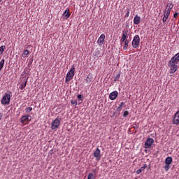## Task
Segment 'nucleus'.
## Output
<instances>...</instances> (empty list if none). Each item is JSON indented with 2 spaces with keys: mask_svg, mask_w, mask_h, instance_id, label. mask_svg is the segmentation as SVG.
Listing matches in <instances>:
<instances>
[{
  "mask_svg": "<svg viewBox=\"0 0 179 179\" xmlns=\"http://www.w3.org/2000/svg\"><path fill=\"white\" fill-rule=\"evenodd\" d=\"M3 65H5V59H3L0 62V71H2V68H3Z\"/></svg>",
  "mask_w": 179,
  "mask_h": 179,
  "instance_id": "obj_22",
  "label": "nucleus"
},
{
  "mask_svg": "<svg viewBox=\"0 0 179 179\" xmlns=\"http://www.w3.org/2000/svg\"><path fill=\"white\" fill-rule=\"evenodd\" d=\"M71 104H73V106H78V101L72 100L71 101Z\"/></svg>",
  "mask_w": 179,
  "mask_h": 179,
  "instance_id": "obj_30",
  "label": "nucleus"
},
{
  "mask_svg": "<svg viewBox=\"0 0 179 179\" xmlns=\"http://www.w3.org/2000/svg\"><path fill=\"white\" fill-rule=\"evenodd\" d=\"M134 24H139L141 23V17L136 15L134 19Z\"/></svg>",
  "mask_w": 179,
  "mask_h": 179,
  "instance_id": "obj_18",
  "label": "nucleus"
},
{
  "mask_svg": "<svg viewBox=\"0 0 179 179\" xmlns=\"http://www.w3.org/2000/svg\"><path fill=\"white\" fill-rule=\"evenodd\" d=\"M173 124L174 125H178L179 124V110L176 113L173 117Z\"/></svg>",
  "mask_w": 179,
  "mask_h": 179,
  "instance_id": "obj_11",
  "label": "nucleus"
},
{
  "mask_svg": "<svg viewBox=\"0 0 179 179\" xmlns=\"http://www.w3.org/2000/svg\"><path fill=\"white\" fill-rule=\"evenodd\" d=\"M124 43V44L123 45V50H128V47L129 46V41L127 39Z\"/></svg>",
  "mask_w": 179,
  "mask_h": 179,
  "instance_id": "obj_20",
  "label": "nucleus"
},
{
  "mask_svg": "<svg viewBox=\"0 0 179 179\" xmlns=\"http://www.w3.org/2000/svg\"><path fill=\"white\" fill-rule=\"evenodd\" d=\"M178 62H179V52L175 55L169 61V66L170 68L171 73H176L177 69H178Z\"/></svg>",
  "mask_w": 179,
  "mask_h": 179,
  "instance_id": "obj_1",
  "label": "nucleus"
},
{
  "mask_svg": "<svg viewBox=\"0 0 179 179\" xmlns=\"http://www.w3.org/2000/svg\"><path fill=\"white\" fill-rule=\"evenodd\" d=\"M5 45H2L0 47V55H2L3 54V51H5Z\"/></svg>",
  "mask_w": 179,
  "mask_h": 179,
  "instance_id": "obj_24",
  "label": "nucleus"
},
{
  "mask_svg": "<svg viewBox=\"0 0 179 179\" xmlns=\"http://www.w3.org/2000/svg\"><path fill=\"white\" fill-rule=\"evenodd\" d=\"M87 179H96V177L92 173H90L87 176Z\"/></svg>",
  "mask_w": 179,
  "mask_h": 179,
  "instance_id": "obj_23",
  "label": "nucleus"
},
{
  "mask_svg": "<svg viewBox=\"0 0 179 179\" xmlns=\"http://www.w3.org/2000/svg\"><path fill=\"white\" fill-rule=\"evenodd\" d=\"M129 115V112H128V110H126L123 113V117L124 118H125L127 116H128Z\"/></svg>",
  "mask_w": 179,
  "mask_h": 179,
  "instance_id": "obj_28",
  "label": "nucleus"
},
{
  "mask_svg": "<svg viewBox=\"0 0 179 179\" xmlns=\"http://www.w3.org/2000/svg\"><path fill=\"white\" fill-rule=\"evenodd\" d=\"M94 157H95L96 162H100L101 159V151L97 148L94 152Z\"/></svg>",
  "mask_w": 179,
  "mask_h": 179,
  "instance_id": "obj_7",
  "label": "nucleus"
},
{
  "mask_svg": "<svg viewBox=\"0 0 179 179\" xmlns=\"http://www.w3.org/2000/svg\"><path fill=\"white\" fill-rule=\"evenodd\" d=\"M173 8H174V4H173V3H168L166 8L164 12L170 14L171 13V9H173Z\"/></svg>",
  "mask_w": 179,
  "mask_h": 179,
  "instance_id": "obj_12",
  "label": "nucleus"
},
{
  "mask_svg": "<svg viewBox=\"0 0 179 179\" xmlns=\"http://www.w3.org/2000/svg\"><path fill=\"white\" fill-rule=\"evenodd\" d=\"M71 16V12L69 10V8H67L63 13V17L64 19H69V17Z\"/></svg>",
  "mask_w": 179,
  "mask_h": 179,
  "instance_id": "obj_16",
  "label": "nucleus"
},
{
  "mask_svg": "<svg viewBox=\"0 0 179 179\" xmlns=\"http://www.w3.org/2000/svg\"><path fill=\"white\" fill-rule=\"evenodd\" d=\"M169 16H170V13H166V11H164V17L162 18V22L164 23H165V22H167V19H169Z\"/></svg>",
  "mask_w": 179,
  "mask_h": 179,
  "instance_id": "obj_17",
  "label": "nucleus"
},
{
  "mask_svg": "<svg viewBox=\"0 0 179 179\" xmlns=\"http://www.w3.org/2000/svg\"><path fill=\"white\" fill-rule=\"evenodd\" d=\"M74 76H75V66H73L66 75L65 83L67 84L69 83L72 80V79H73Z\"/></svg>",
  "mask_w": 179,
  "mask_h": 179,
  "instance_id": "obj_2",
  "label": "nucleus"
},
{
  "mask_svg": "<svg viewBox=\"0 0 179 179\" xmlns=\"http://www.w3.org/2000/svg\"><path fill=\"white\" fill-rule=\"evenodd\" d=\"M1 103L3 104V106H8L9 103H10V95L8 93H5Z\"/></svg>",
  "mask_w": 179,
  "mask_h": 179,
  "instance_id": "obj_4",
  "label": "nucleus"
},
{
  "mask_svg": "<svg viewBox=\"0 0 179 179\" xmlns=\"http://www.w3.org/2000/svg\"><path fill=\"white\" fill-rule=\"evenodd\" d=\"M104 40H106V35H104V34H102L97 41V43L99 44V45H101L104 43Z\"/></svg>",
  "mask_w": 179,
  "mask_h": 179,
  "instance_id": "obj_14",
  "label": "nucleus"
},
{
  "mask_svg": "<svg viewBox=\"0 0 179 179\" xmlns=\"http://www.w3.org/2000/svg\"><path fill=\"white\" fill-rule=\"evenodd\" d=\"M177 16H178V13H175L173 15V17H177Z\"/></svg>",
  "mask_w": 179,
  "mask_h": 179,
  "instance_id": "obj_35",
  "label": "nucleus"
},
{
  "mask_svg": "<svg viewBox=\"0 0 179 179\" xmlns=\"http://www.w3.org/2000/svg\"><path fill=\"white\" fill-rule=\"evenodd\" d=\"M133 48H138L141 44V38L139 35H135L131 42Z\"/></svg>",
  "mask_w": 179,
  "mask_h": 179,
  "instance_id": "obj_3",
  "label": "nucleus"
},
{
  "mask_svg": "<svg viewBox=\"0 0 179 179\" xmlns=\"http://www.w3.org/2000/svg\"><path fill=\"white\" fill-rule=\"evenodd\" d=\"M96 171H96V169H93V170H92V173H96Z\"/></svg>",
  "mask_w": 179,
  "mask_h": 179,
  "instance_id": "obj_37",
  "label": "nucleus"
},
{
  "mask_svg": "<svg viewBox=\"0 0 179 179\" xmlns=\"http://www.w3.org/2000/svg\"><path fill=\"white\" fill-rule=\"evenodd\" d=\"M61 125V120L58 118H56L51 124L52 129H57L58 127Z\"/></svg>",
  "mask_w": 179,
  "mask_h": 179,
  "instance_id": "obj_6",
  "label": "nucleus"
},
{
  "mask_svg": "<svg viewBox=\"0 0 179 179\" xmlns=\"http://www.w3.org/2000/svg\"><path fill=\"white\" fill-rule=\"evenodd\" d=\"M123 106H124V102H121L120 105L117 108L116 111H117V113H120V111L122 110Z\"/></svg>",
  "mask_w": 179,
  "mask_h": 179,
  "instance_id": "obj_21",
  "label": "nucleus"
},
{
  "mask_svg": "<svg viewBox=\"0 0 179 179\" xmlns=\"http://www.w3.org/2000/svg\"><path fill=\"white\" fill-rule=\"evenodd\" d=\"M127 38H128V30L124 29L122 31V38L120 39L121 44H122V43H124V41H127V40H128Z\"/></svg>",
  "mask_w": 179,
  "mask_h": 179,
  "instance_id": "obj_8",
  "label": "nucleus"
},
{
  "mask_svg": "<svg viewBox=\"0 0 179 179\" xmlns=\"http://www.w3.org/2000/svg\"><path fill=\"white\" fill-rule=\"evenodd\" d=\"M148 167V165L145 164L140 169L141 171H145V169Z\"/></svg>",
  "mask_w": 179,
  "mask_h": 179,
  "instance_id": "obj_29",
  "label": "nucleus"
},
{
  "mask_svg": "<svg viewBox=\"0 0 179 179\" xmlns=\"http://www.w3.org/2000/svg\"><path fill=\"white\" fill-rule=\"evenodd\" d=\"M153 143H155V140H153V138H148L145 143V148L149 149V148H150V146H152V145H153Z\"/></svg>",
  "mask_w": 179,
  "mask_h": 179,
  "instance_id": "obj_9",
  "label": "nucleus"
},
{
  "mask_svg": "<svg viewBox=\"0 0 179 179\" xmlns=\"http://www.w3.org/2000/svg\"><path fill=\"white\" fill-rule=\"evenodd\" d=\"M121 76L120 73H118L114 78V82H118L120 81V78Z\"/></svg>",
  "mask_w": 179,
  "mask_h": 179,
  "instance_id": "obj_25",
  "label": "nucleus"
},
{
  "mask_svg": "<svg viewBox=\"0 0 179 179\" xmlns=\"http://www.w3.org/2000/svg\"><path fill=\"white\" fill-rule=\"evenodd\" d=\"M2 117H3V114L0 113V121H1V120H2Z\"/></svg>",
  "mask_w": 179,
  "mask_h": 179,
  "instance_id": "obj_36",
  "label": "nucleus"
},
{
  "mask_svg": "<svg viewBox=\"0 0 179 179\" xmlns=\"http://www.w3.org/2000/svg\"><path fill=\"white\" fill-rule=\"evenodd\" d=\"M29 54H30V52H29V50H25L24 51V55H29Z\"/></svg>",
  "mask_w": 179,
  "mask_h": 179,
  "instance_id": "obj_31",
  "label": "nucleus"
},
{
  "mask_svg": "<svg viewBox=\"0 0 179 179\" xmlns=\"http://www.w3.org/2000/svg\"><path fill=\"white\" fill-rule=\"evenodd\" d=\"M141 173H142V171L140 169L136 171V174H141Z\"/></svg>",
  "mask_w": 179,
  "mask_h": 179,
  "instance_id": "obj_33",
  "label": "nucleus"
},
{
  "mask_svg": "<svg viewBox=\"0 0 179 179\" xmlns=\"http://www.w3.org/2000/svg\"><path fill=\"white\" fill-rule=\"evenodd\" d=\"M118 97V92L113 91L109 95L110 100H115Z\"/></svg>",
  "mask_w": 179,
  "mask_h": 179,
  "instance_id": "obj_13",
  "label": "nucleus"
},
{
  "mask_svg": "<svg viewBox=\"0 0 179 179\" xmlns=\"http://www.w3.org/2000/svg\"><path fill=\"white\" fill-rule=\"evenodd\" d=\"M83 97V96H82V94H78V100L80 99H82Z\"/></svg>",
  "mask_w": 179,
  "mask_h": 179,
  "instance_id": "obj_34",
  "label": "nucleus"
},
{
  "mask_svg": "<svg viewBox=\"0 0 179 179\" xmlns=\"http://www.w3.org/2000/svg\"><path fill=\"white\" fill-rule=\"evenodd\" d=\"M164 169L166 171H169V170H170V164H166Z\"/></svg>",
  "mask_w": 179,
  "mask_h": 179,
  "instance_id": "obj_26",
  "label": "nucleus"
},
{
  "mask_svg": "<svg viewBox=\"0 0 179 179\" xmlns=\"http://www.w3.org/2000/svg\"><path fill=\"white\" fill-rule=\"evenodd\" d=\"M27 80H28V78L26 77H24L22 78V80H21V84L20 85V90H23V89L26 87V85H27Z\"/></svg>",
  "mask_w": 179,
  "mask_h": 179,
  "instance_id": "obj_10",
  "label": "nucleus"
},
{
  "mask_svg": "<svg viewBox=\"0 0 179 179\" xmlns=\"http://www.w3.org/2000/svg\"><path fill=\"white\" fill-rule=\"evenodd\" d=\"M31 121V116L29 115H24L20 119L21 124H27Z\"/></svg>",
  "mask_w": 179,
  "mask_h": 179,
  "instance_id": "obj_5",
  "label": "nucleus"
},
{
  "mask_svg": "<svg viewBox=\"0 0 179 179\" xmlns=\"http://www.w3.org/2000/svg\"><path fill=\"white\" fill-rule=\"evenodd\" d=\"M32 110H33V108H31V107H28V108H25L26 113H30L31 111H32Z\"/></svg>",
  "mask_w": 179,
  "mask_h": 179,
  "instance_id": "obj_27",
  "label": "nucleus"
},
{
  "mask_svg": "<svg viewBox=\"0 0 179 179\" xmlns=\"http://www.w3.org/2000/svg\"><path fill=\"white\" fill-rule=\"evenodd\" d=\"M165 163H166V164L171 165V163H173V158H171V157H166L165 159Z\"/></svg>",
  "mask_w": 179,
  "mask_h": 179,
  "instance_id": "obj_19",
  "label": "nucleus"
},
{
  "mask_svg": "<svg viewBox=\"0 0 179 179\" xmlns=\"http://www.w3.org/2000/svg\"><path fill=\"white\" fill-rule=\"evenodd\" d=\"M2 2V0H0V3Z\"/></svg>",
  "mask_w": 179,
  "mask_h": 179,
  "instance_id": "obj_38",
  "label": "nucleus"
},
{
  "mask_svg": "<svg viewBox=\"0 0 179 179\" xmlns=\"http://www.w3.org/2000/svg\"><path fill=\"white\" fill-rule=\"evenodd\" d=\"M92 80H93V74H92V73H90L85 79V83H87V85H89V83H90V82H92Z\"/></svg>",
  "mask_w": 179,
  "mask_h": 179,
  "instance_id": "obj_15",
  "label": "nucleus"
},
{
  "mask_svg": "<svg viewBox=\"0 0 179 179\" xmlns=\"http://www.w3.org/2000/svg\"><path fill=\"white\" fill-rule=\"evenodd\" d=\"M129 13H130L129 9H128L127 11V13H126V15H125V17H129Z\"/></svg>",
  "mask_w": 179,
  "mask_h": 179,
  "instance_id": "obj_32",
  "label": "nucleus"
}]
</instances>
